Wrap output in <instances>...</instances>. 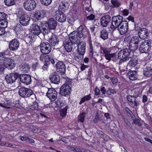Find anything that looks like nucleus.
Instances as JSON below:
<instances>
[{"instance_id":"obj_41","label":"nucleus","mask_w":152,"mask_h":152,"mask_svg":"<svg viewBox=\"0 0 152 152\" xmlns=\"http://www.w3.org/2000/svg\"><path fill=\"white\" fill-rule=\"evenodd\" d=\"M91 98V97L90 94L86 96H85L81 99V100L80 102V104H81L82 103L85 102V101H88L90 100Z\"/></svg>"},{"instance_id":"obj_45","label":"nucleus","mask_w":152,"mask_h":152,"mask_svg":"<svg viewBox=\"0 0 152 152\" xmlns=\"http://www.w3.org/2000/svg\"><path fill=\"white\" fill-rule=\"evenodd\" d=\"M41 3L45 6L49 5L52 2V0H40Z\"/></svg>"},{"instance_id":"obj_26","label":"nucleus","mask_w":152,"mask_h":152,"mask_svg":"<svg viewBox=\"0 0 152 152\" xmlns=\"http://www.w3.org/2000/svg\"><path fill=\"white\" fill-rule=\"evenodd\" d=\"M58 23L57 21L53 18H50L48 23V28L50 31L49 29H56L57 25Z\"/></svg>"},{"instance_id":"obj_30","label":"nucleus","mask_w":152,"mask_h":152,"mask_svg":"<svg viewBox=\"0 0 152 152\" xmlns=\"http://www.w3.org/2000/svg\"><path fill=\"white\" fill-rule=\"evenodd\" d=\"M46 11L44 10L38 11L36 12L34 15L35 18L37 20H40L44 17Z\"/></svg>"},{"instance_id":"obj_53","label":"nucleus","mask_w":152,"mask_h":152,"mask_svg":"<svg viewBox=\"0 0 152 152\" xmlns=\"http://www.w3.org/2000/svg\"><path fill=\"white\" fill-rule=\"evenodd\" d=\"M72 80L69 78L66 79L65 83L64 84H67V86H69L72 87L71 83H72Z\"/></svg>"},{"instance_id":"obj_48","label":"nucleus","mask_w":152,"mask_h":152,"mask_svg":"<svg viewBox=\"0 0 152 152\" xmlns=\"http://www.w3.org/2000/svg\"><path fill=\"white\" fill-rule=\"evenodd\" d=\"M89 48H90V52L89 54V57L90 59L92 60L93 57V46L91 43H89Z\"/></svg>"},{"instance_id":"obj_18","label":"nucleus","mask_w":152,"mask_h":152,"mask_svg":"<svg viewBox=\"0 0 152 152\" xmlns=\"http://www.w3.org/2000/svg\"><path fill=\"white\" fill-rule=\"evenodd\" d=\"M126 98L128 102V104L132 107L133 106L134 107V106L137 107L140 104L139 101L135 96L129 95L127 96Z\"/></svg>"},{"instance_id":"obj_1","label":"nucleus","mask_w":152,"mask_h":152,"mask_svg":"<svg viewBox=\"0 0 152 152\" xmlns=\"http://www.w3.org/2000/svg\"><path fill=\"white\" fill-rule=\"evenodd\" d=\"M30 28L31 32L36 35H38L41 33L44 36L50 33L46 25L42 22L40 23L39 26L36 23H33L31 25Z\"/></svg>"},{"instance_id":"obj_47","label":"nucleus","mask_w":152,"mask_h":152,"mask_svg":"<svg viewBox=\"0 0 152 152\" xmlns=\"http://www.w3.org/2000/svg\"><path fill=\"white\" fill-rule=\"evenodd\" d=\"M4 145L7 147H9L12 148H17L18 146L15 144H13L10 142L4 143Z\"/></svg>"},{"instance_id":"obj_52","label":"nucleus","mask_w":152,"mask_h":152,"mask_svg":"<svg viewBox=\"0 0 152 152\" xmlns=\"http://www.w3.org/2000/svg\"><path fill=\"white\" fill-rule=\"evenodd\" d=\"M8 15L3 12H0V21L7 19Z\"/></svg>"},{"instance_id":"obj_28","label":"nucleus","mask_w":152,"mask_h":152,"mask_svg":"<svg viewBox=\"0 0 152 152\" xmlns=\"http://www.w3.org/2000/svg\"><path fill=\"white\" fill-rule=\"evenodd\" d=\"M130 60L128 65L131 67L135 66L138 64V58L135 56L130 57Z\"/></svg>"},{"instance_id":"obj_57","label":"nucleus","mask_w":152,"mask_h":152,"mask_svg":"<svg viewBox=\"0 0 152 152\" xmlns=\"http://www.w3.org/2000/svg\"><path fill=\"white\" fill-rule=\"evenodd\" d=\"M40 66L39 62H37L35 64L32 65V68L34 70L37 69Z\"/></svg>"},{"instance_id":"obj_49","label":"nucleus","mask_w":152,"mask_h":152,"mask_svg":"<svg viewBox=\"0 0 152 152\" xmlns=\"http://www.w3.org/2000/svg\"><path fill=\"white\" fill-rule=\"evenodd\" d=\"M95 18V15L91 14L90 15L87 16L86 18V19H84V22L85 23L87 20H93Z\"/></svg>"},{"instance_id":"obj_14","label":"nucleus","mask_w":152,"mask_h":152,"mask_svg":"<svg viewBox=\"0 0 152 152\" xmlns=\"http://www.w3.org/2000/svg\"><path fill=\"white\" fill-rule=\"evenodd\" d=\"M120 34L123 35L125 34L128 29V23L127 21L124 20L117 28Z\"/></svg>"},{"instance_id":"obj_13","label":"nucleus","mask_w":152,"mask_h":152,"mask_svg":"<svg viewBox=\"0 0 152 152\" xmlns=\"http://www.w3.org/2000/svg\"><path fill=\"white\" fill-rule=\"evenodd\" d=\"M63 84L60 88V93L62 96H66L69 95L71 92V86Z\"/></svg>"},{"instance_id":"obj_3","label":"nucleus","mask_w":152,"mask_h":152,"mask_svg":"<svg viewBox=\"0 0 152 152\" xmlns=\"http://www.w3.org/2000/svg\"><path fill=\"white\" fill-rule=\"evenodd\" d=\"M123 21L122 17L119 15L113 17L112 20L111 25L110 27V28L113 31L115 30Z\"/></svg>"},{"instance_id":"obj_5","label":"nucleus","mask_w":152,"mask_h":152,"mask_svg":"<svg viewBox=\"0 0 152 152\" xmlns=\"http://www.w3.org/2000/svg\"><path fill=\"white\" fill-rule=\"evenodd\" d=\"M42 90V91L44 90L46 91H48L46 93V95L50 99L51 101H54L56 99L58 93L53 88H48L46 87H44L43 88Z\"/></svg>"},{"instance_id":"obj_10","label":"nucleus","mask_w":152,"mask_h":152,"mask_svg":"<svg viewBox=\"0 0 152 152\" xmlns=\"http://www.w3.org/2000/svg\"><path fill=\"white\" fill-rule=\"evenodd\" d=\"M41 52L43 54L46 55L50 53L51 47L49 43L47 42H42L40 45Z\"/></svg>"},{"instance_id":"obj_32","label":"nucleus","mask_w":152,"mask_h":152,"mask_svg":"<svg viewBox=\"0 0 152 152\" xmlns=\"http://www.w3.org/2000/svg\"><path fill=\"white\" fill-rule=\"evenodd\" d=\"M116 54L115 53H110L104 55L105 58L108 61H110L111 60L114 61L116 57Z\"/></svg>"},{"instance_id":"obj_55","label":"nucleus","mask_w":152,"mask_h":152,"mask_svg":"<svg viewBox=\"0 0 152 152\" xmlns=\"http://www.w3.org/2000/svg\"><path fill=\"white\" fill-rule=\"evenodd\" d=\"M6 56L4 53H0V60H1L3 61L5 59V58H7Z\"/></svg>"},{"instance_id":"obj_58","label":"nucleus","mask_w":152,"mask_h":152,"mask_svg":"<svg viewBox=\"0 0 152 152\" xmlns=\"http://www.w3.org/2000/svg\"><path fill=\"white\" fill-rule=\"evenodd\" d=\"M134 120L135 123H136V124H137L139 126H140L142 125V124L140 122V120L136 118H135Z\"/></svg>"},{"instance_id":"obj_15","label":"nucleus","mask_w":152,"mask_h":152,"mask_svg":"<svg viewBox=\"0 0 152 152\" xmlns=\"http://www.w3.org/2000/svg\"><path fill=\"white\" fill-rule=\"evenodd\" d=\"M3 61L5 67L9 69H12L15 66V63L14 60L9 57L5 58Z\"/></svg>"},{"instance_id":"obj_9","label":"nucleus","mask_w":152,"mask_h":152,"mask_svg":"<svg viewBox=\"0 0 152 152\" xmlns=\"http://www.w3.org/2000/svg\"><path fill=\"white\" fill-rule=\"evenodd\" d=\"M54 17L56 20L60 23L65 22L66 19V16L63 12L58 10L53 13Z\"/></svg>"},{"instance_id":"obj_33","label":"nucleus","mask_w":152,"mask_h":152,"mask_svg":"<svg viewBox=\"0 0 152 152\" xmlns=\"http://www.w3.org/2000/svg\"><path fill=\"white\" fill-rule=\"evenodd\" d=\"M108 32L106 30L103 29L100 31L101 38L104 40L108 38Z\"/></svg>"},{"instance_id":"obj_21","label":"nucleus","mask_w":152,"mask_h":152,"mask_svg":"<svg viewBox=\"0 0 152 152\" xmlns=\"http://www.w3.org/2000/svg\"><path fill=\"white\" fill-rule=\"evenodd\" d=\"M56 70L61 75H64L65 73L66 67L62 61H59L56 64Z\"/></svg>"},{"instance_id":"obj_16","label":"nucleus","mask_w":152,"mask_h":152,"mask_svg":"<svg viewBox=\"0 0 152 152\" xmlns=\"http://www.w3.org/2000/svg\"><path fill=\"white\" fill-rule=\"evenodd\" d=\"M88 30L85 25H80L76 31L78 37L80 38L85 36L88 33Z\"/></svg>"},{"instance_id":"obj_11","label":"nucleus","mask_w":152,"mask_h":152,"mask_svg":"<svg viewBox=\"0 0 152 152\" xmlns=\"http://www.w3.org/2000/svg\"><path fill=\"white\" fill-rule=\"evenodd\" d=\"M50 33L52 34L51 37L49 39V44L51 46L55 47L56 49L60 48L61 46L59 45L60 42L58 37L56 35L53 34L52 33Z\"/></svg>"},{"instance_id":"obj_27","label":"nucleus","mask_w":152,"mask_h":152,"mask_svg":"<svg viewBox=\"0 0 152 152\" xmlns=\"http://www.w3.org/2000/svg\"><path fill=\"white\" fill-rule=\"evenodd\" d=\"M73 44V43L70 41L69 39H66L65 40L63 44L67 52H70L72 50V46Z\"/></svg>"},{"instance_id":"obj_4","label":"nucleus","mask_w":152,"mask_h":152,"mask_svg":"<svg viewBox=\"0 0 152 152\" xmlns=\"http://www.w3.org/2000/svg\"><path fill=\"white\" fill-rule=\"evenodd\" d=\"M151 46V42L149 40H144L140 45L139 50L141 53H148L150 50Z\"/></svg>"},{"instance_id":"obj_8","label":"nucleus","mask_w":152,"mask_h":152,"mask_svg":"<svg viewBox=\"0 0 152 152\" xmlns=\"http://www.w3.org/2000/svg\"><path fill=\"white\" fill-rule=\"evenodd\" d=\"M18 93L21 96L26 98L30 97L34 93L29 88L21 87L19 89Z\"/></svg>"},{"instance_id":"obj_56","label":"nucleus","mask_w":152,"mask_h":152,"mask_svg":"<svg viewBox=\"0 0 152 152\" xmlns=\"http://www.w3.org/2000/svg\"><path fill=\"white\" fill-rule=\"evenodd\" d=\"M32 37L29 35L27 36L25 38V40L26 42L27 43H30L32 42V39H31Z\"/></svg>"},{"instance_id":"obj_46","label":"nucleus","mask_w":152,"mask_h":152,"mask_svg":"<svg viewBox=\"0 0 152 152\" xmlns=\"http://www.w3.org/2000/svg\"><path fill=\"white\" fill-rule=\"evenodd\" d=\"M85 115L86 113L85 112H83L80 114L78 116V120L81 122H83L84 120Z\"/></svg>"},{"instance_id":"obj_25","label":"nucleus","mask_w":152,"mask_h":152,"mask_svg":"<svg viewBox=\"0 0 152 152\" xmlns=\"http://www.w3.org/2000/svg\"><path fill=\"white\" fill-rule=\"evenodd\" d=\"M77 44V50L79 54L83 56L85 52L86 45L85 42L83 41L79 42Z\"/></svg>"},{"instance_id":"obj_44","label":"nucleus","mask_w":152,"mask_h":152,"mask_svg":"<svg viewBox=\"0 0 152 152\" xmlns=\"http://www.w3.org/2000/svg\"><path fill=\"white\" fill-rule=\"evenodd\" d=\"M7 24L8 22L7 20V19L0 21V24L1 26V27L4 29L7 27Z\"/></svg>"},{"instance_id":"obj_54","label":"nucleus","mask_w":152,"mask_h":152,"mask_svg":"<svg viewBox=\"0 0 152 152\" xmlns=\"http://www.w3.org/2000/svg\"><path fill=\"white\" fill-rule=\"evenodd\" d=\"M97 133L101 135V137L103 139H104V137H106L107 135L106 134L104 133L102 131L100 130H97Z\"/></svg>"},{"instance_id":"obj_29","label":"nucleus","mask_w":152,"mask_h":152,"mask_svg":"<svg viewBox=\"0 0 152 152\" xmlns=\"http://www.w3.org/2000/svg\"><path fill=\"white\" fill-rule=\"evenodd\" d=\"M127 77L131 80H136L137 78V74L135 71H130L126 74Z\"/></svg>"},{"instance_id":"obj_17","label":"nucleus","mask_w":152,"mask_h":152,"mask_svg":"<svg viewBox=\"0 0 152 152\" xmlns=\"http://www.w3.org/2000/svg\"><path fill=\"white\" fill-rule=\"evenodd\" d=\"M30 18L29 15L26 14H23L19 18V22L23 26H27L29 24Z\"/></svg>"},{"instance_id":"obj_61","label":"nucleus","mask_w":152,"mask_h":152,"mask_svg":"<svg viewBox=\"0 0 152 152\" xmlns=\"http://www.w3.org/2000/svg\"><path fill=\"white\" fill-rule=\"evenodd\" d=\"M20 28V30H23V27L22 26H20V25H18L17 26H16V27L15 28V31H18L19 30V28Z\"/></svg>"},{"instance_id":"obj_24","label":"nucleus","mask_w":152,"mask_h":152,"mask_svg":"<svg viewBox=\"0 0 152 152\" xmlns=\"http://www.w3.org/2000/svg\"><path fill=\"white\" fill-rule=\"evenodd\" d=\"M51 82L54 84H58L60 81V77L56 72H53L49 77Z\"/></svg>"},{"instance_id":"obj_12","label":"nucleus","mask_w":152,"mask_h":152,"mask_svg":"<svg viewBox=\"0 0 152 152\" xmlns=\"http://www.w3.org/2000/svg\"><path fill=\"white\" fill-rule=\"evenodd\" d=\"M18 78H19L20 81L22 83L27 85H29L31 82V76L28 74H19Z\"/></svg>"},{"instance_id":"obj_19","label":"nucleus","mask_w":152,"mask_h":152,"mask_svg":"<svg viewBox=\"0 0 152 152\" xmlns=\"http://www.w3.org/2000/svg\"><path fill=\"white\" fill-rule=\"evenodd\" d=\"M110 16L108 15L103 16L100 19L101 25L104 27H106L111 21Z\"/></svg>"},{"instance_id":"obj_39","label":"nucleus","mask_w":152,"mask_h":152,"mask_svg":"<svg viewBox=\"0 0 152 152\" xmlns=\"http://www.w3.org/2000/svg\"><path fill=\"white\" fill-rule=\"evenodd\" d=\"M38 104L36 102H34L32 105H29L27 108L32 110H37L38 109Z\"/></svg>"},{"instance_id":"obj_36","label":"nucleus","mask_w":152,"mask_h":152,"mask_svg":"<svg viewBox=\"0 0 152 152\" xmlns=\"http://www.w3.org/2000/svg\"><path fill=\"white\" fill-rule=\"evenodd\" d=\"M138 45L129 42V49L132 51H134L137 49Z\"/></svg>"},{"instance_id":"obj_7","label":"nucleus","mask_w":152,"mask_h":152,"mask_svg":"<svg viewBox=\"0 0 152 152\" xmlns=\"http://www.w3.org/2000/svg\"><path fill=\"white\" fill-rule=\"evenodd\" d=\"M19 73L13 72L7 75L5 77V80L7 84L11 85L14 83L18 78Z\"/></svg>"},{"instance_id":"obj_20","label":"nucleus","mask_w":152,"mask_h":152,"mask_svg":"<svg viewBox=\"0 0 152 152\" xmlns=\"http://www.w3.org/2000/svg\"><path fill=\"white\" fill-rule=\"evenodd\" d=\"M69 40L73 43L74 44H77L80 40L78 38V35L76 31H74L69 35Z\"/></svg>"},{"instance_id":"obj_62","label":"nucleus","mask_w":152,"mask_h":152,"mask_svg":"<svg viewBox=\"0 0 152 152\" xmlns=\"http://www.w3.org/2000/svg\"><path fill=\"white\" fill-rule=\"evenodd\" d=\"M100 93L99 89L98 87H96L95 88V95H98Z\"/></svg>"},{"instance_id":"obj_38","label":"nucleus","mask_w":152,"mask_h":152,"mask_svg":"<svg viewBox=\"0 0 152 152\" xmlns=\"http://www.w3.org/2000/svg\"><path fill=\"white\" fill-rule=\"evenodd\" d=\"M68 108V106H66L63 109L60 110V115L62 117H63L65 116L67 113V110Z\"/></svg>"},{"instance_id":"obj_35","label":"nucleus","mask_w":152,"mask_h":152,"mask_svg":"<svg viewBox=\"0 0 152 152\" xmlns=\"http://www.w3.org/2000/svg\"><path fill=\"white\" fill-rule=\"evenodd\" d=\"M100 48L101 53L104 54V55L109 53L111 52V50L110 48L103 47L101 46H100Z\"/></svg>"},{"instance_id":"obj_6","label":"nucleus","mask_w":152,"mask_h":152,"mask_svg":"<svg viewBox=\"0 0 152 152\" xmlns=\"http://www.w3.org/2000/svg\"><path fill=\"white\" fill-rule=\"evenodd\" d=\"M37 4L34 0H26L23 3V6L26 10L31 11L36 8Z\"/></svg>"},{"instance_id":"obj_43","label":"nucleus","mask_w":152,"mask_h":152,"mask_svg":"<svg viewBox=\"0 0 152 152\" xmlns=\"http://www.w3.org/2000/svg\"><path fill=\"white\" fill-rule=\"evenodd\" d=\"M50 64V62L49 61H45L42 67V69L43 71H47Z\"/></svg>"},{"instance_id":"obj_37","label":"nucleus","mask_w":152,"mask_h":152,"mask_svg":"<svg viewBox=\"0 0 152 152\" xmlns=\"http://www.w3.org/2000/svg\"><path fill=\"white\" fill-rule=\"evenodd\" d=\"M111 3L113 5V7L117 8L121 5V3L117 0H111Z\"/></svg>"},{"instance_id":"obj_2","label":"nucleus","mask_w":152,"mask_h":152,"mask_svg":"<svg viewBox=\"0 0 152 152\" xmlns=\"http://www.w3.org/2000/svg\"><path fill=\"white\" fill-rule=\"evenodd\" d=\"M130 53V50L126 48L121 50L118 53V58L120 59L119 64L121 65L124 62L129 60V57Z\"/></svg>"},{"instance_id":"obj_64","label":"nucleus","mask_w":152,"mask_h":152,"mask_svg":"<svg viewBox=\"0 0 152 152\" xmlns=\"http://www.w3.org/2000/svg\"><path fill=\"white\" fill-rule=\"evenodd\" d=\"M111 80L112 83L113 84H115L116 83L118 82V79L116 77H113L111 78Z\"/></svg>"},{"instance_id":"obj_60","label":"nucleus","mask_w":152,"mask_h":152,"mask_svg":"<svg viewBox=\"0 0 152 152\" xmlns=\"http://www.w3.org/2000/svg\"><path fill=\"white\" fill-rule=\"evenodd\" d=\"M99 115L97 113L96 114L94 121L95 123H97L99 120Z\"/></svg>"},{"instance_id":"obj_50","label":"nucleus","mask_w":152,"mask_h":152,"mask_svg":"<svg viewBox=\"0 0 152 152\" xmlns=\"http://www.w3.org/2000/svg\"><path fill=\"white\" fill-rule=\"evenodd\" d=\"M55 103L56 104V106L59 108H61L64 105V104L62 103V101L59 100L56 101Z\"/></svg>"},{"instance_id":"obj_51","label":"nucleus","mask_w":152,"mask_h":152,"mask_svg":"<svg viewBox=\"0 0 152 152\" xmlns=\"http://www.w3.org/2000/svg\"><path fill=\"white\" fill-rule=\"evenodd\" d=\"M72 150L75 152H88V150H84L78 148H73Z\"/></svg>"},{"instance_id":"obj_22","label":"nucleus","mask_w":152,"mask_h":152,"mask_svg":"<svg viewBox=\"0 0 152 152\" xmlns=\"http://www.w3.org/2000/svg\"><path fill=\"white\" fill-rule=\"evenodd\" d=\"M138 34L140 38L143 39H145L149 36L148 30L146 28H141L138 32Z\"/></svg>"},{"instance_id":"obj_34","label":"nucleus","mask_w":152,"mask_h":152,"mask_svg":"<svg viewBox=\"0 0 152 152\" xmlns=\"http://www.w3.org/2000/svg\"><path fill=\"white\" fill-rule=\"evenodd\" d=\"M69 4L67 2H62L61 4H60V6L59 7V9H60L61 11H65V10H67L68 8Z\"/></svg>"},{"instance_id":"obj_40","label":"nucleus","mask_w":152,"mask_h":152,"mask_svg":"<svg viewBox=\"0 0 152 152\" xmlns=\"http://www.w3.org/2000/svg\"><path fill=\"white\" fill-rule=\"evenodd\" d=\"M139 41V38L138 37L134 36L131 38L129 42L138 45Z\"/></svg>"},{"instance_id":"obj_31","label":"nucleus","mask_w":152,"mask_h":152,"mask_svg":"<svg viewBox=\"0 0 152 152\" xmlns=\"http://www.w3.org/2000/svg\"><path fill=\"white\" fill-rule=\"evenodd\" d=\"M143 74L146 77L152 76V67L149 66H147L143 70Z\"/></svg>"},{"instance_id":"obj_23","label":"nucleus","mask_w":152,"mask_h":152,"mask_svg":"<svg viewBox=\"0 0 152 152\" xmlns=\"http://www.w3.org/2000/svg\"><path fill=\"white\" fill-rule=\"evenodd\" d=\"M19 42L18 39H14L11 40L9 44V48L10 50L15 51L19 47Z\"/></svg>"},{"instance_id":"obj_42","label":"nucleus","mask_w":152,"mask_h":152,"mask_svg":"<svg viewBox=\"0 0 152 152\" xmlns=\"http://www.w3.org/2000/svg\"><path fill=\"white\" fill-rule=\"evenodd\" d=\"M4 2L6 5L8 6L14 5L15 3L14 0H4Z\"/></svg>"},{"instance_id":"obj_63","label":"nucleus","mask_w":152,"mask_h":152,"mask_svg":"<svg viewBox=\"0 0 152 152\" xmlns=\"http://www.w3.org/2000/svg\"><path fill=\"white\" fill-rule=\"evenodd\" d=\"M5 32V29L0 27V35L3 34Z\"/></svg>"},{"instance_id":"obj_59","label":"nucleus","mask_w":152,"mask_h":152,"mask_svg":"<svg viewBox=\"0 0 152 152\" xmlns=\"http://www.w3.org/2000/svg\"><path fill=\"white\" fill-rule=\"evenodd\" d=\"M123 15L124 16H127L129 14V12L128 10L124 9L122 12Z\"/></svg>"}]
</instances>
